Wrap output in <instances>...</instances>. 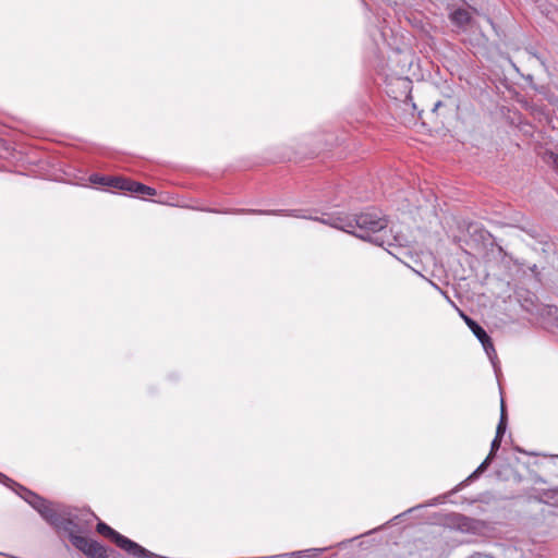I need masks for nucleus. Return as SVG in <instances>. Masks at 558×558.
<instances>
[{
  "instance_id": "obj_3",
  "label": "nucleus",
  "mask_w": 558,
  "mask_h": 558,
  "mask_svg": "<svg viewBox=\"0 0 558 558\" xmlns=\"http://www.w3.org/2000/svg\"><path fill=\"white\" fill-rule=\"evenodd\" d=\"M96 529L99 534L110 538L118 547L135 558H151L154 556L153 553L120 534L105 522L99 521Z\"/></svg>"
},
{
  "instance_id": "obj_6",
  "label": "nucleus",
  "mask_w": 558,
  "mask_h": 558,
  "mask_svg": "<svg viewBox=\"0 0 558 558\" xmlns=\"http://www.w3.org/2000/svg\"><path fill=\"white\" fill-rule=\"evenodd\" d=\"M501 444V438H494L490 445V452L486 457V459L477 466V469L469 476V480H474L478 477L490 464L496 451L499 449Z\"/></svg>"
},
{
  "instance_id": "obj_14",
  "label": "nucleus",
  "mask_w": 558,
  "mask_h": 558,
  "mask_svg": "<svg viewBox=\"0 0 558 558\" xmlns=\"http://www.w3.org/2000/svg\"><path fill=\"white\" fill-rule=\"evenodd\" d=\"M548 313L553 314L555 316V320L558 324V307L549 306L548 307Z\"/></svg>"
},
{
  "instance_id": "obj_17",
  "label": "nucleus",
  "mask_w": 558,
  "mask_h": 558,
  "mask_svg": "<svg viewBox=\"0 0 558 558\" xmlns=\"http://www.w3.org/2000/svg\"><path fill=\"white\" fill-rule=\"evenodd\" d=\"M554 162H555L556 169L558 170V157H555Z\"/></svg>"
},
{
  "instance_id": "obj_10",
  "label": "nucleus",
  "mask_w": 558,
  "mask_h": 558,
  "mask_svg": "<svg viewBox=\"0 0 558 558\" xmlns=\"http://www.w3.org/2000/svg\"><path fill=\"white\" fill-rule=\"evenodd\" d=\"M506 428H507V416H506V409H505V403H504V400L501 399V407H500V420H499V423L497 425V429H496V438H502L505 432H506Z\"/></svg>"
},
{
  "instance_id": "obj_16",
  "label": "nucleus",
  "mask_w": 558,
  "mask_h": 558,
  "mask_svg": "<svg viewBox=\"0 0 558 558\" xmlns=\"http://www.w3.org/2000/svg\"><path fill=\"white\" fill-rule=\"evenodd\" d=\"M440 106H441V101H437V102L434 105L433 111L438 110V108H439Z\"/></svg>"
},
{
  "instance_id": "obj_1",
  "label": "nucleus",
  "mask_w": 558,
  "mask_h": 558,
  "mask_svg": "<svg viewBox=\"0 0 558 558\" xmlns=\"http://www.w3.org/2000/svg\"><path fill=\"white\" fill-rule=\"evenodd\" d=\"M238 214H256L272 216H291L295 218L310 219L328 225L332 228L342 230L353 234L364 241H368L378 246H385L389 254L395 256L404 265H409L408 260L413 259V254L404 247L405 239L398 233L392 234L387 229L388 221L384 215L377 209H367L355 215L353 218L328 215L326 218L313 217L307 209H276V210H244L240 209Z\"/></svg>"
},
{
  "instance_id": "obj_2",
  "label": "nucleus",
  "mask_w": 558,
  "mask_h": 558,
  "mask_svg": "<svg viewBox=\"0 0 558 558\" xmlns=\"http://www.w3.org/2000/svg\"><path fill=\"white\" fill-rule=\"evenodd\" d=\"M0 482L4 485L16 486V493L53 527L65 532L72 545L89 558H107L106 548L98 542L89 539L76 533L82 530V524H89L97 517L89 511H78L69 507H54L34 492L14 483L11 478L0 473Z\"/></svg>"
},
{
  "instance_id": "obj_18",
  "label": "nucleus",
  "mask_w": 558,
  "mask_h": 558,
  "mask_svg": "<svg viewBox=\"0 0 558 558\" xmlns=\"http://www.w3.org/2000/svg\"><path fill=\"white\" fill-rule=\"evenodd\" d=\"M533 56H534L535 58H537V59L541 61V64H544V61H543V60H541V58H539L538 56H536L535 53H533Z\"/></svg>"
},
{
  "instance_id": "obj_15",
  "label": "nucleus",
  "mask_w": 558,
  "mask_h": 558,
  "mask_svg": "<svg viewBox=\"0 0 558 558\" xmlns=\"http://www.w3.org/2000/svg\"><path fill=\"white\" fill-rule=\"evenodd\" d=\"M430 284L437 290L439 291L448 301H450L449 296L447 295V293L445 291H442L435 282L433 281H429Z\"/></svg>"
},
{
  "instance_id": "obj_8",
  "label": "nucleus",
  "mask_w": 558,
  "mask_h": 558,
  "mask_svg": "<svg viewBox=\"0 0 558 558\" xmlns=\"http://www.w3.org/2000/svg\"><path fill=\"white\" fill-rule=\"evenodd\" d=\"M129 192L132 194H141V195H148V196H155L157 194L155 189L147 186L145 184H142L140 182H136V181L131 182Z\"/></svg>"
},
{
  "instance_id": "obj_13",
  "label": "nucleus",
  "mask_w": 558,
  "mask_h": 558,
  "mask_svg": "<svg viewBox=\"0 0 558 558\" xmlns=\"http://www.w3.org/2000/svg\"><path fill=\"white\" fill-rule=\"evenodd\" d=\"M466 558H494V556H492L489 554L473 553L472 555L468 556Z\"/></svg>"
},
{
  "instance_id": "obj_9",
  "label": "nucleus",
  "mask_w": 558,
  "mask_h": 558,
  "mask_svg": "<svg viewBox=\"0 0 558 558\" xmlns=\"http://www.w3.org/2000/svg\"><path fill=\"white\" fill-rule=\"evenodd\" d=\"M132 180L121 178V177H109L108 185L110 187L128 191L130 190Z\"/></svg>"
},
{
  "instance_id": "obj_5",
  "label": "nucleus",
  "mask_w": 558,
  "mask_h": 558,
  "mask_svg": "<svg viewBox=\"0 0 558 558\" xmlns=\"http://www.w3.org/2000/svg\"><path fill=\"white\" fill-rule=\"evenodd\" d=\"M452 524L463 533L475 534L481 530L482 522L475 519H471L463 514H454L452 517Z\"/></svg>"
},
{
  "instance_id": "obj_7",
  "label": "nucleus",
  "mask_w": 558,
  "mask_h": 558,
  "mask_svg": "<svg viewBox=\"0 0 558 558\" xmlns=\"http://www.w3.org/2000/svg\"><path fill=\"white\" fill-rule=\"evenodd\" d=\"M449 17L451 22L459 27H464L471 22V15L464 9H457L452 11Z\"/></svg>"
},
{
  "instance_id": "obj_12",
  "label": "nucleus",
  "mask_w": 558,
  "mask_h": 558,
  "mask_svg": "<svg viewBox=\"0 0 558 558\" xmlns=\"http://www.w3.org/2000/svg\"><path fill=\"white\" fill-rule=\"evenodd\" d=\"M109 177L93 174L90 175V182L95 184L108 185Z\"/></svg>"
},
{
  "instance_id": "obj_4",
  "label": "nucleus",
  "mask_w": 558,
  "mask_h": 558,
  "mask_svg": "<svg viewBox=\"0 0 558 558\" xmlns=\"http://www.w3.org/2000/svg\"><path fill=\"white\" fill-rule=\"evenodd\" d=\"M461 316L463 317L465 324L469 326V328L473 331L474 336L478 339V341L482 343L489 361L492 362L495 371L497 369L496 361H497V353L495 350V347L492 342L490 337L487 335V332L472 318L461 313Z\"/></svg>"
},
{
  "instance_id": "obj_11",
  "label": "nucleus",
  "mask_w": 558,
  "mask_h": 558,
  "mask_svg": "<svg viewBox=\"0 0 558 558\" xmlns=\"http://www.w3.org/2000/svg\"><path fill=\"white\" fill-rule=\"evenodd\" d=\"M322 550L323 549L313 548V549H307V550L295 551V553H292V554L278 555V556H274L272 558H292L293 556H296V557L301 558L306 553H317V551H322Z\"/></svg>"
}]
</instances>
